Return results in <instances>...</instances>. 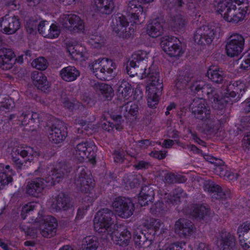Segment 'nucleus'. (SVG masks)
<instances>
[{
  "label": "nucleus",
  "mask_w": 250,
  "mask_h": 250,
  "mask_svg": "<svg viewBox=\"0 0 250 250\" xmlns=\"http://www.w3.org/2000/svg\"><path fill=\"white\" fill-rule=\"evenodd\" d=\"M71 170V167L68 164L60 163L56 167L52 169L45 179L42 178H36L29 181L26 186L27 194L34 196H37L41 193L47 186V183L54 184L59 182Z\"/></svg>",
  "instance_id": "f257e3e1"
},
{
  "label": "nucleus",
  "mask_w": 250,
  "mask_h": 250,
  "mask_svg": "<svg viewBox=\"0 0 250 250\" xmlns=\"http://www.w3.org/2000/svg\"><path fill=\"white\" fill-rule=\"evenodd\" d=\"M248 7V0H222L216 8L226 21L237 23L244 19Z\"/></svg>",
  "instance_id": "f03ea898"
},
{
  "label": "nucleus",
  "mask_w": 250,
  "mask_h": 250,
  "mask_svg": "<svg viewBox=\"0 0 250 250\" xmlns=\"http://www.w3.org/2000/svg\"><path fill=\"white\" fill-rule=\"evenodd\" d=\"M115 216L112 210L108 208H103L96 214L94 220L95 231L99 233L109 235L112 231Z\"/></svg>",
  "instance_id": "7ed1b4c3"
},
{
  "label": "nucleus",
  "mask_w": 250,
  "mask_h": 250,
  "mask_svg": "<svg viewBox=\"0 0 250 250\" xmlns=\"http://www.w3.org/2000/svg\"><path fill=\"white\" fill-rule=\"evenodd\" d=\"M221 28L217 24H208L198 28L194 34L195 42L200 45H209L221 36Z\"/></svg>",
  "instance_id": "20e7f679"
},
{
  "label": "nucleus",
  "mask_w": 250,
  "mask_h": 250,
  "mask_svg": "<svg viewBox=\"0 0 250 250\" xmlns=\"http://www.w3.org/2000/svg\"><path fill=\"white\" fill-rule=\"evenodd\" d=\"M192 113L198 119L204 121L208 129L213 128L215 121L210 114V109L205 102L200 99H195L190 104Z\"/></svg>",
  "instance_id": "39448f33"
},
{
  "label": "nucleus",
  "mask_w": 250,
  "mask_h": 250,
  "mask_svg": "<svg viewBox=\"0 0 250 250\" xmlns=\"http://www.w3.org/2000/svg\"><path fill=\"white\" fill-rule=\"evenodd\" d=\"M11 154L17 168L21 169L26 161H31L33 157L39 156L40 153L29 146L24 148L15 146L12 148Z\"/></svg>",
  "instance_id": "423d86ee"
},
{
  "label": "nucleus",
  "mask_w": 250,
  "mask_h": 250,
  "mask_svg": "<svg viewBox=\"0 0 250 250\" xmlns=\"http://www.w3.org/2000/svg\"><path fill=\"white\" fill-rule=\"evenodd\" d=\"M96 146L93 142L86 141L79 143L72 152L74 158L80 162L85 159L93 162L96 156Z\"/></svg>",
  "instance_id": "0eeeda50"
},
{
  "label": "nucleus",
  "mask_w": 250,
  "mask_h": 250,
  "mask_svg": "<svg viewBox=\"0 0 250 250\" xmlns=\"http://www.w3.org/2000/svg\"><path fill=\"white\" fill-rule=\"evenodd\" d=\"M112 207L116 214L119 217L127 218L131 216L134 211V205L131 199L118 197L115 199Z\"/></svg>",
  "instance_id": "6e6552de"
},
{
  "label": "nucleus",
  "mask_w": 250,
  "mask_h": 250,
  "mask_svg": "<svg viewBox=\"0 0 250 250\" xmlns=\"http://www.w3.org/2000/svg\"><path fill=\"white\" fill-rule=\"evenodd\" d=\"M244 42L241 35L237 33L231 35L226 45L227 55L231 57L239 55L243 49Z\"/></svg>",
  "instance_id": "1a4fd4ad"
},
{
  "label": "nucleus",
  "mask_w": 250,
  "mask_h": 250,
  "mask_svg": "<svg viewBox=\"0 0 250 250\" xmlns=\"http://www.w3.org/2000/svg\"><path fill=\"white\" fill-rule=\"evenodd\" d=\"M79 173L76 176L74 184L78 189L85 193L89 192L93 189L94 184L89 174H87L85 168L82 167L79 168Z\"/></svg>",
  "instance_id": "9d476101"
},
{
  "label": "nucleus",
  "mask_w": 250,
  "mask_h": 250,
  "mask_svg": "<svg viewBox=\"0 0 250 250\" xmlns=\"http://www.w3.org/2000/svg\"><path fill=\"white\" fill-rule=\"evenodd\" d=\"M202 92L206 93L208 100L211 102L212 107L218 110L217 114L222 115L227 104V101L220 97L216 90L209 84H206Z\"/></svg>",
  "instance_id": "9b49d317"
},
{
  "label": "nucleus",
  "mask_w": 250,
  "mask_h": 250,
  "mask_svg": "<svg viewBox=\"0 0 250 250\" xmlns=\"http://www.w3.org/2000/svg\"><path fill=\"white\" fill-rule=\"evenodd\" d=\"M176 40L174 37L167 36L164 37L161 42L162 48L170 57L178 58L184 53Z\"/></svg>",
  "instance_id": "f8f14e48"
},
{
  "label": "nucleus",
  "mask_w": 250,
  "mask_h": 250,
  "mask_svg": "<svg viewBox=\"0 0 250 250\" xmlns=\"http://www.w3.org/2000/svg\"><path fill=\"white\" fill-rule=\"evenodd\" d=\"M147 54L145 51H138L132 55L127 62L126 67V72L130 77L135 76L139 77L137 73V69L142 62H147Z\"/></svg>",
  "instance_id": "ddd939ff"
},
{
  "label": "nucleus",
  "mask_w": 250,
  "mask_h": 250,
  "mask_svg": "<svg viewBox=\"0 0 250 250\" xmlns=\"http://www.w3.org/2000/svg\"><path fill=\"white\" fill-rule=\"evenodd\" d=\"M126 12L130 22L133 21L136 24H141L146 17V13L143 12V8L137 0L129 1L126 7Z\"/></svg>",
  "instance_id": "4468645a"
},
{
  "label": "nucleus",
  "mask_w": 250,
  "mask_h": 250,
  "mask_svg": "<svg viewBox=\"0 0 250 250\" xmlns=\"http://www.w3.org/2000/svg\"><path fill=\"white\" fill-rule=\"evenodd\" d=\"M66 130L62 122L56 121L48 129L49 140L54 144L62 142L66 136Z\"/></svg>",
  "instance_id": "2eb2a0df"
},
{
  "label": "nucleus",
  "mask_w": 250,
  "mask_h": 250,
  "mask_svg": "<svg viewBox=\"0 0 250 250\" xmlns=\"http://www.w3.org/2000/svg\"><path fill=\"white\" fill-rule=\"evenodd\" d=\"M21 27V22L18 17L6 15L1 18L0 28L1 31L6 34L15 33Z\"/></svg>",
  "instance_id": "dca6fc26"
},
{
  "label": "nucleus",
  "mask_w": 250,
  "mask_h": 250,
  "mask_svg": "<svg viewBox=\"0 0 250 250\" xmlns=\"http://www.w3.org/2000/svg\"><path fill=\"white\" fill-rule=\"evenodd\" d=\"M57 226V221L54 217L46 216L40 224V233L44 237H51L55 234Z\"/></svg>",
  "instance_id": "f3484780"
},
{
  "label": "nucleus",
  "mask_w": 250,
  "mask_h": 250,
  "mask_svg": "<svg viewBox=\"0 0 250 250\" xmlns=\"http://www.w3.org/2000/svg\"><path fill=\"white\" fill-rule=\"evenodd\" d=\"M204 189L211 194L212 198L226 199L230 197V190L222 189L219 185L211 181L205 182Z\"/></svg>",
  "instance_id": "a211bd4d"
},
{
  "label": "nucleus",
  "mask_w": 250,
  "mask_h": 250,
  "mask_svg": "<svg viewBox=\"0 0 250 250\" xmlns=\"http://www.w3.org/2000/svg\"><path fill=\"white\" fill-rule=\"evenodd\" d=\"M63 25L74 33L83 31L84 28L83 21L78 16L74 14L67 15L65 17Z\"/></svg>",
  "instance_id": "6ab92c4d"
},
{
  "label": "nucleus",
  "mask_w": 250,
  "mask_h": 250,
  "mask_svg": "<svg viewBox=\"0 0 250 250\" xmlns=\"http://www.w3.org/2000/svg\"><path fill=\"white\" fill-rule=\"evenodd\" d=\"M175 231L180 237H187L190 236L194 230V225L190 221L180 219L176 222Z\"/></svg>",
  "instance_id": "aec40b11"
},
{
  "label": "nucleus",
  "mask_w": 250,
  "mask_h": 250,
  "mask_svg": "<svg viewBox=\"0 0 250 250\" xmlns=\"http://www.w3.org/2000/svg\"><path fill=\"white\" fill-rule=\"evenodd\" d=\"M72 207L69 198L63 193L52 199L51 208L55 211L67 210Z\"/></svg>",
  "instance_id": "412c9836"
},
{
  "label": "nucleus",
  "mask_w": 250,
  "mask_h": 250,
  "mask_svg": "<svg viewBox=\"0 0 250 250\" xmlns=\"http://www.w3.org/2000/svg\"><path fill=\"white\" fill-rule=\"evenodd\" d=\"M218 239L220 241L221 250H233L235 246L236 239L232 234L226 231H222L220 232Z\"/></svg>",
  "instance_id": "4be33fe9"
},
{
  "label": "nucleus",
  "mask_w": 250,
  "mask_h": 250,
  "mask_svg": "<svg viewBox=\"0 0 250 250\" xmlns=\"http://www.w3.org/2000/svg\"><path fill=\"white\" fill-rule=\"evenodd\" d=\"M109 235L115 244L121 246H127L131 238V233L127 229H125L121 232L115 230Z\"/></svg>",
  "instance_id": "5701e85b"
},
{
  "label": "nucleus",
  "mask_w": 250,
  "mask_h": 250,
  "mask_svg": "<svg viewBox=\"0 0 250 250\" xmlns=\"http://www.w3.org/2000/svg\"><path fill=\"white\" fill-rule=\"evenodd\" d=\"M163 21L160 18L151 21L147 26V34L152 38H157L162 35L164 31Z\"/></svg>",
  "instance_id": "b1692460"
},
{
  "label": "nucleus",
  "mask_w": 250,
  "mask_h": 250,
  "mask_svg": "<svg viewBox=\"0 0 250 250\" xmlns=\"http://www.w3.org/2000/svg\"><path fill=\"white\" fill-rule=\"evenodd\" d=\"M43 27H46L45 22L41 21L38 24V30L40 34H42L44 37L53 39L57 38L60 35V30L54 24H52L51 25H47L46 27V31L42 30Z\"/></svg>",
  "instance_id": "393cba45"
},
{
  "label": "nucleus",
  "mask_w": 250,
  "mask_h": 250,
  "mask_svg": "<svg viewBox=\"0 0 250 250\" xmlns=\"http://www.w3.org/2000/svg\"><path fill=\"white\" fill-rule=\"evenodd\" d=\"M14 172L9 165L0 164V188L12 181Z\"/></svg>",
  "instance_id": "a878e982"
},
{
  "label": "nucleus",
  "mask_w": 250,
  "mask_h": 250,
  "mask_svg": "<svg viewBox=\"0 0 250 250\" xmlns=\"http://www.w3.org/2000/svg\"><path fill=\"white\" fill-rule=\"evenodd\" d=\"M162 223L160 220L155 218H150L146 221L145 224L149 233H153V235L165 232L167 229L162 228Z\"/></svg>",
  "instance_id": "bb28decb"
},
{
  "label": "nucleus",
  "mask_w": 250,
  "mask_h": 250,
  "mask_svg": "<svg viewBox=\"0 0 250 250\" xmlns=\"http://www.w3.org/2000/svg\"><path fill=\"white\" fill-rule=\"evenodd\" d=\"M98 11L103 14H110L114 8L113 0H94Z\"/></svg>",
  "instance_id": "cd10ccee"
},
{
  "label": "nucleus",
  "mask_w": 250,
  "mask_h": 250,
  "mask_svg": "<svg viewBox=\"0 0 250 250\" xmlns=\"http://www.w3.org/2000/svg\"><path fill=\"white\" fill-rule=\"evenodd\" d=\"M154 192L153 190L147 186L142 188L138 197V203L142 206H145L152 202L154 198Z\"/></svg>",
  "instance_id": "c85d7f7f"
},
{
  "label": "nucleus",
  "mask_w": 250,
  "mask_h": 250,
  "mask_svg": "<svg viewBox=\"0 0 250 250\" xmlns=\"http://www.w3.org/2000/svg\"><path fill=\"white\" fill-rule=\"evenodd\" d=\"M95 90L100 92L105 99L109 100L114 95V91L111 86L107 84L97 83L93 85Z\"/></svg>",
  "instance_id": "c756f323"
},
{
  "label": "nucleus",
  "mask_w": 250,
  "mask_h": 250,
  "mask_svg": "<svg viewBox=\"0 0 250 250\" xmlns=\"http://www.w3.org/2000/svg\"><path fill=\"white\" fill-rule=\"evenodd\" d=\"M119 96L123 98L124 101L131 102V94L133 93L131 85L126 82H122L118 88Z\"/></svg>",
  "instance_id": "7c9ffc66"
},
{
  "label": "nucleus",
  "mask_w": 250,
  "mask_h": 250,
  "mask_svg": "<svg viewBox=\"0 0 250 250\" xmlns=\"http://www.w3.org/2000/svg\"><path fill=\"white\" fill-rule=\"evenodd\" d=\"M133 238L135 245L139 248H146L150 245L145 234L140 229L134 232Z\"/></svg>",
  "instance_id": "2f4dec72"
},
{
  "label": "nucleus",
  "mask_w": 250,
  "mask_h": 250,
  "mask_svg": "<svg viewBox=\"0 0 250 250\" xmlns=\"http://www.w3.org/2000/svg\"><path fill=\"white\" fill-rule=\"evenodd\" d=\"M138 112V106L135 103L131 102H127L125 104L121 107V112L125 117L128 118L129 116H135Z\"/></svg>",
  "instance_id": "473e14b6"
},
{
  "label": "nucleus",
  "mask_w": 250,
  "mask_h": 250,
  "mask_svg": "<svg viewBox=\"0 0 250 250\" xmlns=\"http://www.w3.org/2000/svg\"><path fill=\"white\" fill-rule=\"evenodd\" d=\"M208 208L203 205H194L192 207L191 215L195 218L203 219L209 213Z\"/></svg>",
  "instance_id": "72a5a7b5"
},
{
  "label": "nucleus",
  "mask_w": 250,
  "mask_h": 250,
  "mask_svg": "<svg viewBox=\"0 0 250 250\" xmlns=\"http://www.w3.org/2000/svg\"><path fill=\"white\" fill-rule=\"evenodd\" d=\"M147 95L146 97L147 106L151 108H155L158 105L160 97L162 94L160 92L158 93L150 91H146Z\"/></svg>",
  "instance_id": "f704fd0d"
},
{
  "label": "nucleus",
  "mask_w": 250,
  "mask_h": 250,
  "mask_svg": "<svg viewBox=\"0 0 250 250\" xmlns=\"http://www.w3.org/2000/svg\"><path fill=\"white\" fill-rule=\"evenodd\" d=\"M80 72L79 70L73 66L65 67L62 68L60 72V75L62 78H77L80 76Z\"/></svg>",
  "instance_id": "c9c22d12"
},
{
  "label": "nucleus",
  "mask_w": 250,
  "mask_h": 250,
  "mask_svg": "<svg viewBox=\"0 0 250 250\" xmlns=\"http://www.w3.org/2000/svg\"><path fill=\"white\" fill-rule=\"evenodd\" d=\"M80 48L81 47L79 45H68L66 50L73 60L78 61L82 60L84 57V54Z\"/></svg>",
  "instance_id": "e433bc0d"
},
{
  "label": "nucleus",
  "mask_w": 250,
  "mask_h": 250,
  "mask_svg": "<svg viewBox=\"0 0 250 250\" xmlns=\"http://www.w3.org/2000/svg\"><path fill=\"white\" fill-rule=\"evenodd\" d=\"M186 193L181 188H177L173 191V195H170L167 198V203L169 205L175 206L178 205L180 202L181 197H184Z\"/></svg>",
  "instance_id": "4c0bfd02"
},
{
  "label": "nucleus",
  "mask_w": 250,
  "mask_h": 250,
  "mask_svg": "<svg viewBox=\"0 0 250 250\" xmlns=\"http://www.w3.org/2000/svg\"><path fill=\"white\" fill-rule=\"evenodd\" d=\"M163 90V79H153V80L146 86V91L162 94Z\"/></svg>",
  "instance_id": "58836bf2"
},
{
  "label": "nucleus",
  "mask_w": 250,
  "mask_h": 250,
  "mask_svg": "<svg viewBox=\"0 0 250 250\" xmlns=\"http://www.w3.org/2000/svg\"><path fill=\"white\" fill-rule=\"evenodd\" d=\"M83 250H96L99 246L98 239L95 236H87L83 241Z\"/></svg>",
  "instance_id": "ea45409f"
},
{
  "label": "nucleus",
  "mask_w": 250,
  "mask_h": 250,
  "mask_svg": "<svg viewBox=\"0 0 250 250\" xmlns=\"http://www.w3.org/2000/svg\"><path fill=\"white\" fill-rule=\"evenodd\" d=\"M115 21L116 24V27L115 28V31L118 34L120 32H124L128 24L125 17L123 15L118 14L115 16Z\"/></svg>",
  "instance_id": "a19ab883"
},
{
  "label": "nucleus",
  "mask_w": 250,
  "mask_h": 250,
  "mask_svg": "<svg viewBox=\"0 0 250 250\" xmlns=\"http://www.w3.org/2000/svg\"><path fill=\"white\" fill-rule=\"evenodd\" d=\"M164 181L168 184L181 183L185 181V177L180 175H177L172 173H167L165 174Z\"/></svg>",
  "instance_id": "79ce46f5"
},
{
  "label": "nucleus",
  "mask_w": 250,
  "mask_h": 250,
  "mask_svg": "<svg viewBox=\"0 0 250 250\" xmlns=\"http://www.w3.org/2000/svg\"><path fill=\"white\" fill-rule=\"evenodd\" d=\"M88 42L94 48H100L104 43V38L100 35H91L89 37Z\"/></svg>",
  "instance_id": "37998d69"
},
{
  "label": "nucleus",
  "mask_w": 250,
  "mask_h": 250,
  "mask_svg": "<svg viewBox=\"0 0 250 250\" xmlns=\"http://www.w3.org/2000/svg\"><path fill=\"white\" fill-rule=\"evenodd\" d=\"M102 65V70L103 73L106 72L108 74H111L114 69H115V63L112 61L108 58H102V61L100 62Z\"/></svg>",
  "instance_id": "c03bdc74"
},
{
  "label": "nucleus",
  "mask_w": 250,
  "mask_h": 250,
  "mask_svg": "<svg viewBox=\"0 0 250 250\" xmlns=\"http://www.w3.org/2000/svg\"><path fill=\"white\" fill-rule=\"evenodd\" d=\"M206 76L208 78H219L226 77L224 72L216 66H211L208 68Z\"/></svg>",
  "instance_id": "a18cd8bd"
},
{
  "label": "nucleus",
  "mask_w": 250,
  "mask_h": 250,
  "mask_svg": "<svg viewBox=\"0 0 250 250\" xmlns=\"http://www.w3.org/2000/svg\"><path fill=\"white\" fill-rule=\"evenodd\" d=\"M185 24V19L181 15H176L172 20L171 26L175 30H183Z\"/></svg>",
  "instance_id": "49530a36"
},
{
  "label": "nucleus",
  "mask_w": 250,
  "mask_h": 250,
  "mask_svg": "<svg viewBox=\"0 0 250 250\" xmlns=\"http://www.w3.org/2000/svg\"><path fill=\"white\" fill-rule=\"evenodd\" d=\"M31 65L38 70H43L47 67L48 62L44 58L39 57L35 59L31 63Z\"/></svg>",
  "instance_id": "de8ad7c7"
},
{
  "label": "nucleus",
  "mask_w": 250,
  "mask_h": 250,
  "mask_svg": "<svg viewBox=\"0 0 250 250\" xmlns=\"http://www.w3.org/2000/svg\"><path fill=\"white\" fill-rule=\"evenodd\" d=\"M102 126L104 130L107 131L112 130L114 128L117 130H121L123 128L121 123H118L117 120L114 121L113 123L105 121L102 124Z\"/></svg>",
  "instance_id": "09e8293b"
},
{
  "label": "nucleus",
  "mask_w": 250,
  "mask_h": 250,
  "mask_svg": "<svg viewBox=\"0 0 250 250\" xmlns=\"http://www.w3.org/2000/svg\"><path fill=\"white\" fill-rule=\"evenodd\" d=\"M40 205L37 203H29L24 206L22 209L21 216L24 219L25 218V214H30V213L34 210H36L39 208Z\"/></svg>",
  "instance_id": "8fccbe9b"
},
{
  "label": "nucleus",
  "mask_w": 250,
  "mask_h": 250,
  "mask_svg": "<svg viewBox=\"0 0 250 250\" xmlns=\"http://www.w3.org/2000/svg\"><path fill=\"white\" fill-rule=\"evenodd\" d=\"M33 83L38 89L44 91L46 90L50 85L47 79H33Z\"/></svg>",
  "instance_id": "3c124183"
},
{
  "label": "nucleus",
  "mask_w": 250,
  "mask_h": 250,
  "mask_svg": "<svg viewBox=\"0 0 250 250\" xmlns=\"http://www.w3.org/2000/svg\"><path fill=\"white\" fill-rule=\"evenodd\" d=\"M23 116L24 119L31 117L30 120L31 123H36L37 124L40 122L42 121V118L38 113L32 112L29 110L26 111L23 113Z\"/></svg>",
  "instance_id": "603ef678"
},
{
  "label": "nucleus",
  "mask_w": 250,
  "mask_h": 250,
  "mask_svg": "<svg viewBox=\"0 0 250 250\" xmlns=\"http://www.w3.org/2000/svg\"><path fill=\"white\" fill-rule=\"evenodd\" d=\"M206 84H205L204 82L201 80H194L190 83V88L191 91L194 92H198L200 90H204V87H205Z\"/></svg>",
  "instance_id": "864d4df0"
},
{
  "label": "nucleus",
  "mask_w": 250,
  "mask_h": 250,
  "mask_svg": "<svg viewBox=\"0 0 250 250\" xmlns=\"http://www.w3.org/2000/svg\"><path fill=\"white\" fill-rule=\"evenodd\" d=\"M15 57L11 58L7 57L3 59V62H0V67L4 70H8L12 67L13 65L15 63Z\"/></svg>",
  "instance_id": "5fc2aeb1"
},
{
  "label": "nucleus",
  "mask_w": 250,
  "mask_h": 250,
  "mask_svg": "<svg viewBox=\"0 0 250 250\" xmlns=\"http://www.w3.org/2000/svg\"><path fill=\"white\" fill-rule=\"evenodd\" d=\"M124 180L127 185H129L131 188L137 187L139 185V181L135 175H130L124 177Z\"/></svg>",
  "instance_id": "6e6d98bb"
},
{
  "label": "nucleus",
  "mask_w": 250,
  "mask_h": 250,
  "mask_svg": "<svg viewBox=\"0 0 250 250\" xmlns=\"http://www.w3.org/2000/svg\"><path fill=\"white\" fill-rule=\"evenodd\" d=\"M13 107L14 103L11 100L5 99L0 103V110L1 111H10Z\"/></svg>",
  "instance_id": "4d7b16f0"
},
{
  "label": "nucleus",
  "mask_w": 250,
  "mask_h": 250,
  "mask_svg": "<svg viewBox=\"0 0 250 250\" xmlns=\"http://www.w3.org/2000/svg\"><path fill=\"white\" fill-rule=\"evenodd\" d=\"M9 57H15L14 53L11 49L3 48L0 49V62H3V59Z\"/></svg>",
  "instance_id": "13d9d810"
},
{
  "label": "nucleus",
  "mask_w": 250,
  "mask_h": 250,
  "mask_svg": "<svg viewBox=\"0 0 250 250\" xmlns=\"http://www.w3.org/2000/svg\"><path fill=\"white\" fill-rule=\"evenodd\" d=\"M215 172L220 175L221 177H224L228 170H227L226 166L224 165V163L221 165H216L214 168Z\"/></svg>",
  "instance_id": "bf43d9fd"
},
{
  "label": "nucleus",
  "mask_w": 250,
  "mask_h": 250,
  "mask_svg": "<svg viewBox=\"0 0 250 250\" xmlns=\"http://www.w3.org/2000/svg\"><path fill=\"white\" fill-rule=\"evenodd\" d=\"M250 229V221H246L241 225L237 229V233L239 237L244 235V233L247 232Z\"/></svg>",
  "instance_id": "052dcab7"
},
{
  "label": "nucleus",
  "mask_w": 250,
  "mask_h": 250,
  "mask_svg": "<svg viewBox=\"0 0 250 250\" xmlns=\"http://www.w3.org/2000/svg\"><path fill=\"white\" fill-rule=\"evenodd\" d=\"M143 96V93L140 87H136L133 91L131 97V102L132 101H137L139 102L141 100Z\"/></svg>",
  "instance_id": "680f3d73"
},
{
  "label": "nucleus",
  "mask_w": 250,
  "mask_h": 250,
  "mask_svg": "<svg viewBox=\"0 0 250 250\" xmlns=\"http://www.w3.org/2000/svg\"><path fill=\"white\" fill-rule=\"evenodd\" d=\"M202 155L204 159L208 162L213 164L214 165V166L216 165H221V164L223 163V161L221 159H218L216 158L213 157L212 156L209 155H206L204 154L203 153L201 155Z\"/></svg>",
  "instance_id": "e2e57ef3"
},
{
  "label": "nucleus",
  "mask_w": 250,
  "mask_h": 250,
  "mask_svg": "<svg viewBox=\"0 0 250 250\" xmlns=\"http://www.w3.org/2000/svg\"><path fill=\"white\" fill-rule=\"evenodd\" d=\"M102 58H99L96 60H95L92 65V69L93 70V73H95V76L98 78V72L99 71L103 73V70H102V65H101V61H102Z\"/></svg>",
  "instance_id": "0e129e2a"
},
{
  "label": "nucleus",
  "mask_w": 250,
  "mask_h": 250,
  "mask_svg": "<svg viewBox=\"0 0 250 250\" xmlns=\"http://www.w3.org/2000/svg\"><path fill=\"white\" fill-rule=\"evenodd\" d=\"M179 76L184 78H191V73L190 72V67L186 66L182 70L179 71Z\"/></svg>",
  "instance_id": "69168bd1"
},
{
  "label": "nucleus",
  "mask_w": 250,
  "mask_h": 250,
  "mask_svg": "<svg viewBox=\"0 0 250 250\" xmlns=\"http://www.w3.org/2000/svg\"><path fill=\"white\" fill-rule=\"evenodd\" d=\"M151 209L155 213H160L164 210V204L162 202L158 201L153 206Z\"/></svg>",
  "instance_id": "338daca9"
},
{
  "label": "nucleus",
  "mask_w": 250,
  "mask_h": 250,
  "mask_svg": "<svg viewBox=\"0 0 250 250\" xmlns=\"http://www.w3.org/2000/svg\"><path fill=\"white\" fill-rule=\"evenodd\" d=\"M240 68L245 70L250 68V53L247 56L246 58L243 60L240 65Z\"/></svg>",
  "instance_id": "774afa93"
}]
</instances>
